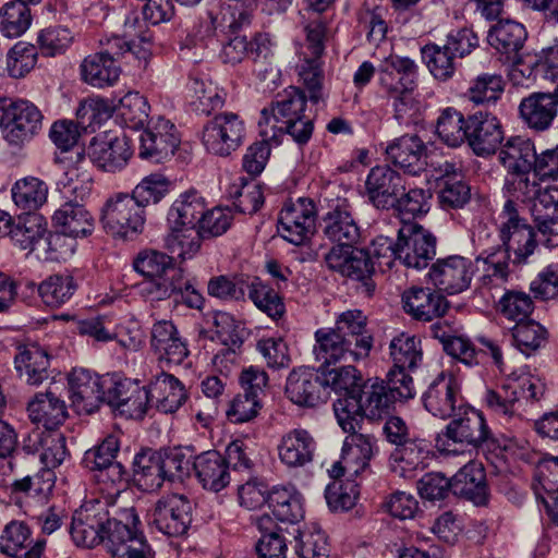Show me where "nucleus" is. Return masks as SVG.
Listing matches in <instances>:
<instances>
[{
	"instance_id": "46",
	"label": "nucleus",
	"mask_w": 558,
	"mask_h": 558,
	"mask_svg": "<svg viewBox=\"0 0 558 558\" xmlns=\"http://www.w3.org/2000/svg\"><path fill=\"white\" fill-rule=\"evenodd\" d=\"M267 504L282 523L294 525L304 517L301 495L291 487H274L267 494Z\"/></svg>"
},
{
	"instance_id": "42",
	"label": "nucleus",
	"mask_w": 558,
	"mask_h": 558,
	"mask_svg": "<svg viewBox=\"0 0 558 558\" xmlns=\"http://www.w3.org/2000/svg\"><path fill=\"white\" fill-rule=\"evenodd\" d=\"M190 106L201 114H210L222 107L225 102L223 92L206 75H194L190 78L189 86Z\"/></svg>"
},
{
	"instance_id": "50",
	"label": "nucleus",
	"mask_w": 558,
	"mask_h": 558,
	"mask_svg": "<svg viewBox=\"0 0 558 558\" xmlns=\"http://www.w3.org/2000/svg\"><path fill=\"white\" fill-rule=\"evenodd\" d=\"M11 194L15 206L29 214L47 202L48 185L36 177H25L13 184Z\"/></svg>"
},
{
	"instance_id": "51",
	"label": "nucleus",
	"mask_w": 558,
	"mask_h": 558,
	"mask_svg": "<svg viewBox=\"0 0 558 558\" xmlns=\"http://www.w3.org/2000/svg\"><path fill=\"white\" fill-rule=\"evenodd\" d=\"M393 369L413 371L423 359L421 339L415 336L401 333L395 337L389 345Z\"/></svg>"
},
{
	"instance_id": "3",
	"label": "nucleus",
	"mask_w": 558,
	"mask_h": 558,
	"mask_svg": "<svg viewBox=\"0 0 558 558\" xmlns=\"http://www.w3.org/2000/svg\"><path fill=\"white\" fill-rule=\"evenodd\" d=\"M108 513L101 543L112 556H118L125 553L126 545L141 532V521L135 508L119 492L111 496Z\"/></svg>"
},
{
	"instance_id": "54",
	"label": "nucleus",
	"mask_w": 558,
	"mask_h": 558,
	"mask_svg": "<svg viewBox=\"0 0 558 558\" xmlns=\"http://www.w3.org/2000/svg\"><path fill=\"white\" fill-rule=\"evenodd\" d=\"M204 239L194 227L170 226V233L166 238V247L178 258L185 260L196 255Z\"/></svg>"
},
{
	"instance_id": "16",
	"label": "nucleus",
	"mask_w": 558,
	"mask_h": 558,
	"mask_svg": "<svg viewBox=\"0 0 558 558\" xmlns=\"http://www.w3.org/2000/svg\"><path fill=\"white\" fill-rule=\"evenodd\" d=\"M473 275L472 260L453 255L437 259L429 269L428 278L439 291L458 294L470 287Z\"/></svg>"
},
{
	"instance_id": "30",
	"label": "nucleus",
	"mask_w": 558,
	"mask_h": 558,
	"mask_svg": "<svg viewBox=\"0 0 558 558\" xmlns=\"http://www.w3.org/2000/svg\"><path fill=\"white\" fill-rule=\"evenodd\" d=\"M404 311L413 318L429 322L435 317L442 316L448 302L440 293L429 288L411 287L402 293Z\"/></svg>"
},
{
	"instance_id": "47",
	"label": "nucleus",
	"mask_w": 558,
	"mask_h": 558,
	"mask_svg": "<svg viewBox=\"0 0 558 558\" xmlns=\"http://www.w3.org/2000/svg\"><path fill=\"white\" fill-rule=\"evenodd\" d=\"M205 209L204 197L196 190H189L173 202L167 219L170 226L196 228Z\"/></svg>"
},
{
	"instance_id": "20",
	"label": "nucleus",
	"mask_w": 558,
	"mask_h": 558,
	"mask_svg": "<svg viewBox=\"0 0 558 558\" xmlns=\"http://www.w3.org/2000/svg\"><path fill=\"white\" fill-rule=\"evenodd\" d=\"M106 381L85 368L73 369L69 377L70 399L78 414H90L98 409Z\"/></svg>"
},
{
	"instance_id": "7",
	"label": "nucleus",
	"mask_w": 558,
	"mask_h": 558,
	"mask_svg": "<svg viewBox=\"0 0 558 558\" xmlns=\"http://www.w3.org/2000/svg\"><path fill=\"white\" fill-rule=\"evenodd\" d=\"M306 96L298 87L290 86L278 94L271 107L262 111L258 122L259 135L265 141L276 138L278 128L306 117Z\"/></svg>"
},
{
	"instance_id": "44",
	"label": "nucleus",
	"mask_w": 558,
	"mask_h": 558,
	"mask_svg": "<svg viewBox=\"0 0 558 558\" xmlns=\"http://www.w3.org/2000/svg\"><path fill=\"white\" fill-rule=\"evenodd\" d=\"M333 329L343 333L357 347L359 355L368 354L373 348V337L367 330V317L360 310H348L338 315Z\"/></svg>"
},
{
	"instance_id": "10",
	"label": "nucleus",
	"mask_w": 558,
	"mask_h": 558,
	"mask_svg": "<svg viewBox=\"0 0 558 558\" xmlns=\"http://www.w3.org/2000/svg\"><path fill=\"white\" fill-rule=\"evenodd\" d=\"M324 235L336 246L352 247L361 239V227L349 199H328L327 211L323 216Z\"/></svg>"
},
{
	"instance_id": "60",
	"label": "nucleus",
	"mask_w": 558,
	"mask_h": 558,
	"mask_svg": "<svg viewBox=\"0 0 558 558\" xmlns=\"http://www.w3.org/2000/svg\"><path fill=\"white\" fill-rule=\"evenodd\" d=\"M75 290L76 283L70 275H52L37 287L44 303L51 307H58L68 302Z\"/></svg>"
},
{
	"instance_id": "39",
	"label": "nucleus",
	"mask_w": 558,
	"mask_h": 558,
	"mask_svg": "<svg viewBox=\"0 0 558 558\" xmlns=\"http://www.w3.org/2000/svg\"><path fill=\"white\" fill-rule=\"evenodd\" d=\"M452 492L464 496L476 505H482L487 498L485 472L482 464L469 461L452 476Z\"/></svg>"
},
{
	"instance_id": "34",
	"label": "nucleus",
	"mask_w": 558,
	"mask_h": 558,
	"mask_svg": "<svg viewBox=\"0 0 558 558\" xmlns=\"http://www.w3.org/2000/svg\"><path fill=\"white\" fill-rule=\"evenodd\" d=\"M193 469L205 489L218 493L230 483V468L227 459L216 450L195 457Z\"/></svg>"
},
{
	"instance_id": "13",
	"label": "nucleus",
	"mask_w": 558,
	"mask_h": 558,
	"mask_svg": "<svg viewBox=\"0 0 558 558\" xmlns=\"http://www.w3.org/2000/svg\"><path fill=\"white\" fill-rule=\"evenodd\" d=\"M192 504L185 496L167 495L156 501L149 524L165 535L182 536L192 523Z\"/></svg>"
},
{
	"instance_id": "29",
	"label": "nucleus",
	"mask_w": 558,
	"mask_h": 558,
	"mask_svg": "<svg viewBox=\"0 0 558 558\" xmlns=\"http://www.w3.org/2000/svg\"><path fill=\"white\" fill-rule=\"evenodd\" d=\"M277 450L280 462L287 468H303L313 461L316 441L306 429L294 428L281 437Z\"/></svg>"
},
{
	"instance_id": "15",
	"label": "nucleus",
	"mask_w": 558,
	"mask_h": 558,
	"mask_svg": "<svg viewBox=\"0 0 558 558\" xmlns=\"http://www.w3.org/2000/svg\"><path fill=\"white\" fill-rule=\"evenodd\" d=\"M425 409L435 417L446 420L463 409L460 385L451 375L441 373L423 395Z\"/></svg>"
},
{
	"instance_id": "38",
	"label": "nucleus",
	"mask_w": 558,
	"mask_h": 558,
	"mask_svg": "<svg viewBox=\"0 0 558 558\" xmlns=\"http://www.w3.org/2000/svg\"><path fill=\"white\" fill-rule=\"evenodd\" d=\"M120 73L119 64L108 51L89 54L81 64L82 78L94 87L113 85L119 80Z\"/></svg>"
},
{
	"instance_id": "40",
	"label": "nucleus",
	"mask_w": 558,
	"mask_h": 558,
	"mask_svg": "<svg viewBox=\"0 0 558 558\" xmlns=\"http://www.w3.org/2000/svg\"><path fill=\"white\" fill-rule=\"evenodd\" d=\"M519 110L521 118L527 126L536 131L547 130L557 116L551 93H534L522 99Z\"/></svg>"
},
{
	"instance_id": "31",
	"label": "nucleus",
	"mask_w": 558,
	"mask_h": 558,
	"mask_svg": "<svg viewBox=\"0 0 558 558\" xmlns=\"http://www.w3.org/2000/svg\"><path fill=\"white\" fill-rule=\"evenodd\" d=\"M537 231L547 246H558V191L545 187V192L530 207Z\"/></svg>"
},
{
	"instance_id": "55",
	"label": "nucleus",
	"mask_w": 558,
	"mask_h": 558,
	"mask_svg": "<svg viewBox=\"0 0 558 558\" xmlns=\"http://www.w3.org/2000/svg\"><path fill=\"white\" fill-rule=\"evenodd\" d=\"M34 437L35 450L40 451V461L45 468L52 471V469L61 465L69 456L65 437L61 433L47 430L36 433Z\"/></svg>"
},
{
	"instance_id": "58",
	"label": "nucleus",
	"mask_w": 558,
	"mask_h": 558,
	"mask_svg": "<svg viewBox=\"0 0 558 558\" xmlns=\"http://www.w3.org/2000/svg\"><path fill=\"white\" fill-rule=\"evenodd\" d=\"M32 24V14L27 4L16 0L5 3L0 10V33L5 37L22 36Z\"/></svg>"
},
{
	"instance_id": "12",
	"label": "nucleus",
	"mask_w": 558,
	"mask_h": 558,
	"mask_svg": "<svg viewBox=\"0 0 558 558\" xmlns=\"http://www.w3.org/2000/svg\"><path fill=\"white\" fill-rule=\"evenodd\" d=\"M315 221L316 208L312 199H289L279 213L278 231L288 242L301 245L313 235Z\"/></svg>"
},
{
	"instance_id": "56",
	"label": "nucleus",
	"mask_w": 558,
	"mask_h": 558,
	"mask_svg": "<svg viewBox=\"0 0 558 558\" xmlns=\"http://www.w3.org/2000/svg\"><path fill=\"white\" fill-rule=\"evenodd\" d=\"M388 77V81L396 82L400 87L415 89L417 78V66L413 60L408 57L389 56L379 70V82Z\"/></svg>"
},
{
	"instance_id": "59",
	"label": "nucleus",
	"mask_w": 558,
	"mask_h": 558,
	"mask_svg": "<svg viewBox=\"0 0 558 558\" xmlns=\"http://www.w3.org/2000/svg\"><path fill=\"white\" fill-rule=\"evenodd\" d=\"M320 374L325 393H328L329 388L339 393L343 392V398L356 396L360 392V381L362 378L357 369L352 365L323 371Z\"/></svg>"
},
{
	"instance_id": "52",
	"label": "nucleus",
	"mask_w": 558,
	"mask_h": 558,
	"mask_svg": "<svg viewBox=\"0 0 558 558\" xmlns=\"http://www.w3.org/2000/svg\"><path fill=\"white\" fill-rule=\"evenodd\" d=\"M539 180L534 171L507 175L504 190L510 196L508 201L514 203V199H517L531 207L545 192V187L541 185Z\"/></svg>"
},
{
	"instance_id": "1",
	"label": "nucleus",
	"mask_w": 558,
	"mask_h": 558,
	"mask_svg": "<svg viewBox=\"0 0 558 558\" xmlns=\"http://www.w3.org/2000/svg\"><path fill=\"white\" fill-rule=\"evenodd\" d=\"M392 405L385 381L375 379L364 383L356 396L339 398L333 411L342 429H354L357 422L363 424L364 417L380 418Z\"/></svg>"
},
{
	"instance_id": "27",
	"label": "nucleus",
	"mask_w": 558,
	"mask_h": 558,
	"mask_svg": "<svg viewBox=\"0 0 558 558\" xmlns=\"http://www.w3.org/2000/svg\"><path fill=\"white\" fill-rule=\"evenodd\" d=\"M527 38L525 27L512 20H500L494 24L487 35L488 44L506 62L520 61L521 50Z\"/></svg>"
},
{
	"instance_id": "62",
	"label": "nucleus",
	"mask_w": 558,
	"mask_h": 558,
	"mask_svg": "<svg viewBox=\"0 0 558 558\" xmlns=\"http://www.w3.org/2000/svg\"><path fill=\"white\" fill-rule=\"evenodd\" d=\"M117 110L125 126L140 130L148 120L149 105L138 92H129L120 99Z\"/></svg>"
},
{
	"instance_id": "17",
	"label": "nucleus",
	"mask_w": 558,
	"mask_h": 558,
	"mask_svg": "<svg viewBox=\"0 0 558 558\" xmlns=\"http://www.w3.org/2000/svg\"><path fill=\"white\" fill-rule=\"evenodd\" d=\"M180 144L175 126L163 118L148 126L140 135L138 156L154 162L172 156Z\"/></svg>"
},
{
	"instance_id": "37",
	"label": "nucleus",
	"mask_w": 558,
	"mask_h": 558,
	"mask_svg": "<svg viewBox=\"0 0 558 558\" xmlns=\"http://www.w3.org/2000/svg\"><path fill=\"white\" fill-rule=\"evenodd\" d=\"M535 146L529 138L512 136L506 141L498 151V160L507 170L508 175L533 171L535 163Z\"/></svg>"
},
{
	"instance_id": "21",
	"label": "nucleus",
	"mask_w": 558,
	"mask_h": 558,
	"mask_svg": "<svg viewBox=\"0 0 558 558\" xmlns=\"http://www.w3.org/2000/svg\"><path fill=\"white\" fill-rule=\"evenodd\" d=\"M468 143L478 156L494 154L502 142L499 120L488 112L478 111L466 119Z\"/></svg>"
},
{
	"instance_id": "8",
	"label": "nucleus",
	"mask_w": 558,
	"mask_h": 558,
	"mask_svg": "<svg viewBox=\"0 0 558 558\" xmlns=\"http://www.w3.org/2000/svg\"><path fill=\"white\" fill-rule=\"evenodd\" d=\"M245 136V124L233 112L216 114L203 128L202 142L210 154L227 157L235 151Z\"/></svg>"
},
{
	"instance_id": "14",
	"label": "nucleus",
	"mask_w": 558,
	"mask_h": 558,
	"mask_svg": "<svg viewBox=\"0 0 558 558\" xmlns=\"http://www.w3.org/2000/svg\"><path fill=\"white\" fill-rule=\"evenodd\" d=\"M329 269L362 282L364 291L371 294L375 290L372 275L375 271L374 262L365 250H352V247L333 246L325 256Z\"/></svg>"
},
{
	"instance_id": "18",
	"label": "nucleus",
	"mask_w": 558,
	"mask_h": 558,
	"mask_svg": "<svg viewBox=\"0 0 558 558\" xmlns=\"http://www.w3.org/2000/svg\"><path fill=\"white\" fill-rule=\"evenodd\" d=\"M284 392L291 402L306 408L324 403L328 398V393H325L320 372L308 367H298L290 372Z\"/></svg>"
},
{
	"instance_id": "36",
	"label": "nucleus",
	"mask_w": 558,
	"mask_h": 558,
	"mask_svg": "<svg viewBox=\"0 0 558 558\" xmlns=\"http://www.w3.org/2000/svg\"><path fill=\"white\" fill-rule=\"evenodd\" d=\"M52 222L63 234L71 238L90 235L95 229V219L84 204L64 202L53 214Z\"/></svg>"
},
{
	"instance_id": "28",
	"label": "nucleus",
	"mask_w": 558,
	"mask_h": 558,
	"mask_svg": "<svg viewBox=\"0 0 558 558\" xmlns=\"http://www.w3.org/2000/svg\"><path fill=\"white\" fill-rule=\"evenodd\" d=\"M147 387L150 407L165 414L177 412L187 399L184 385L177 377L165 372L155 375Z\"/></svg>"
},
{
	"instance_id": "11",
	"label": "nucleus",
	"mask_w": 558,
	"mask_h": 558,
	"mask_svg": "<svg viewBox=\"0 0 558 558\" xmlns=\"http://www.w3.org/2000/svg\"><path fill=\"white\" fill-rule=\"evenodd\" d=\"M397 252L405 267L425 268L436 255V238L422 226L405 222L398 232Z\"/></svg>"
},
{
	"instance_id": "4",
	"label": "nucleus",
	"mask_w": 558,
	"mask_h": 558,
	"mask_svg": "<svg viewBox=\"0 0 558 558\" xmlns=\"http://www.w3.org/2000/svg\"><path fill=\"white\" fill-rule=\"evenodd\" d=\"M41 111L28 100L3 104L0 109V128L3 137L13 145L32 140L43 126Z\"/></svg>"
},
{
	"instance_id": "5",
	"label": "nucleus",
	"mask_w": 558,
	"mask_h": 558,
	"mask_svg": "<svg viewBox=\"0 0 558 558\" xmlns=\"http://www.w3.org/2000/svg\"><path fill=\"white\" fill-rule=\"evenodd\" d=\"M500 218L499 236L507 254L513 253V263L523 264L531 256L536 246L534 229L519 216L517 205L512 201H506Z\"/></svg>"
},
{
	"instance_id": "49",
	"label": "nucleus",
	"mask_w": 558,
	"mask_h": 558,
	"mask_svg": "<svg viewBox=\"0 0 558 558\" xmlns=\"http://www.w3.org/2000/svg\"><path fill=\"white\" fill-rule=\"evenodd\" d=\"M133 466L134 480L142 489L147 492L156 490L165 483L159 451L151 449L142 450L135 456Z\"/></svg>"
},
{
	"instance_id": "19",
	"label": "nucleus",
	"mask_w": 558,
	"mask_h": 558,
	"mask_svg": "<svg viewBox=\"0 0 558 558\" xmlns=\"http://www.w3.org/2000/svg\"><path fill=\"white\" fill-rule=\"evenodd\" d=\"M132 154L126 136H97L93 138L88 147V156L93 163L109 173L124 169Z\"/></svg>"
},
{
	"instance_id": "24",
	"label": "nucleus",
	"mask_w": 558,
	"mask_h": 558,
	"mask_svg": "<svg viewBox=\"0 0 558 558\" xmlns=\"http://www.w3.org/2000/svg\"><path fill=\"white\" fill-rule=\"evenodd\" d=\"M315 340L314 353L316 360L324 364L341 361L357 362L368 356V354L359 355L357 347L347 339L343 333H339L333 328L316 330Z\"/></svg>"
},
{
	"instance_id": "2",
	"label": "nucleus",
	"mask_w": 558,
	"mask_h": 558,
	"mask_svg": "<svg viewBox=\"0 0 558 558\" xmlns=\"http://www.w3.org/2000/svg\"><path fill=\"white\" fill-rule=\"evenodd\" d=\"M145 220V210L129 193L111 195L101 208L102 228L113 238L133 239L143 231Z\"/></svg>"
},
{
	"instance_id": "23",
	"label": "nucleus",
	"mask_w": 558,
	"mask_h": 558,
	"mask_svg": "<svg viewBox=\"0 0 558 558\" xmlns=\"http://www.w3.org/2000/svg\"><path fill=\"white\" fill-rule=\"evenodd\" d=\"M366 192L372 204L378 209H390L402 193V178L388 166L374 167L365 182Z\"/></svg>"
},
{
	"instance_id": "45",
	"label": "nucleus",
	"mask_w": 558,
	"mask_h": 558,
	"mask_svg": "<svg viewBox=\"0 0 558 558\" xmlns=\"http://www.w3.org/2000/svg\"><path fill=\"white\" fill-rule=\"evenodd\" d=\"M256 525L262 533L255 545L258 558H287L291 532L280 526L272 529V519L267 514L257 518Z\"/></svg>"
},
{
	"instance_id": "22",
	"label": "nucleus",
	"mask_w": 558,
	"mask_h": 558,
	"mask_svg": "<svg viewBox=\"0 0 558 558\" xmlns=\"http://www.w3.org/2000/svg\"><path fill=\"white\" fill-rule=\"evenodd\" d=\"M348 433L342 446V459L349 469V476H359L369 469V462L376 450V439L371 434L363 433V424L354 429H343Z\"/></svg>"
},
{
	"instance_id": "63",
	"label": "nucleus",
	"mask_w": 558,
	"mask_h": 558,
	"mask_svg": "<svg viewBox=\"0 0 558 558\" xmlns=\"http://www.w3.org/2000/svg\"><path fill=\"white\" fill-rule=\"evenodd\" d=\"M171 181L162 173H151L141 180L131 195L145 209L160 202L170 191Z\"/></svg>"
},
{
	"instance_id": "35",
	"label": "nucleus",
	"mask_w": 558,
	"mask_h": 558,
	"mask_svg": "<svg viewBox=\"0 0 558 558\" xmlns=\"http://www.w3.org/2000/svg\"><path fill=\"white\" fill-rule=\"evenodd\" d=\"M120 450V440L117 435H108L99 445L88 449L84 454V462L90 470L106 472L111 482H121L125 475L123 465L116 461Z\"/></svg>"
},
{
	"instance_id": "53",
	"label": "nucleus",
	"mask_w": 558,
	"mask_h": 558,
	"mask_svg": "<svg viewBox=\"0 0 558 558\" xmlns=\"http://www.w3.org/2000/svg\"><path fill=\"white\" fill-rule=\"evenodd\" d=\"M187 287L189 279L184 277L183 270L173 264L161 276L145 282L143 292L151 300L160 301L178 295L179 291Z\"/></svg>"
},
{
	"instance_id": "9",
	"label": "nucleus",
	"mask_w": 558,
	"mask_h": 558,
	"mask_svg": "<svg viewBox=\"0 0 558 558\" xmlns=\"http://www.w3.org/2000/svg\"><path fill=\"white\" fill-rule=\"evenodd\" d=\"M451 417L453 418L446 426L444 433L445 439L438 440V442H441V450L456 453V450L450 448V441L477 448L489 439V428L480 411L464 405L461 411H458Z\"/></svg>"
},
{
	"instance_id": "48",
	"label": "nucleus",
	"mask_w": 558,
	"mask_h": 558,
	"mask_svg": "<svg viewBox=\"0 0 558 558\" xmlns=\"http://www.w3.org/2000/svg\"><path fill=\"white\" fill-rule=\"evenodd\" d=\"M29 417L34 423H40L48 430L62 424L66 417L64 401L53 392L37 393L28 403Z\"/></svg>"
},
{
	"instance_id": "43",
	"label": "nucleus",
	"mask_w": 558,
	"mask_h": 558,
	"mask_svg": "<svg viewBox=\"0 0 558 558\" xmlns=\"http://www.w3.org/2000/svg\"><path fill=\"white\" fill-rule=\"evenodd\" d=\"M47 234L46 222L38 215L19 216L12 218V225L7 235H10L14 245L23 251H40L43 236Z\"/></svg>"
},
{
	"instance_id": "33",
	"label": "nucleus",
	"mask_w": 558,
	"mask_h": 558,
	"mask_svg": "<svg viewBox=\"0 0 558 558\" xmlns=\"http://www.w3.org/2000/svg\"><path fill=\"white\" fill-rule=\"evenodd\" d=\"M31 530L20 521H12L5 525L0 536V551L13 558H40L46 542L38 539L33 547L28 548Z\"/></svg>"
},
{
	"instance_id": "41",
	"label": "nucleus",
	"mask_w": 558,
	"mask_h": 558,
	"mask_svg": "<svg viewBox=\"0 0 558 558\" xmlns=\"http://www.w3.org/2000/svg\"><path fill=\"white\" fill-rule=\"evenodd\" d=\"M509 254L501 247L493 252H484L475 259L476 268L481 271L478 277L480 288L492 290L501 288L508 280Z\"/></svg>"
},
{
	"instance_id": "32",
	"label": "nucleus",
	"mask_w": 558,
	"mask_h": 558,
	"mask_svg": "<svg viewBox=\"0 0 558 558\" xmlns=\"http://www.w3.org/2000/svg\"><path fill=\"white\" fill-rule=\"evenodd\" d=\"M426 145L417 135H403L386 148L388 158L410 174H417L426 166Z\"/></svg>"
},
{
	"instance_id": "61",
	"label": "nucleus",
	"mask_w": 558,
	"mask_h": 558,
	"mask_svg": "<svg viewBox=\"0 0 558 558\" xmlns=\"http://www.w3.org/2000/svg\"><path fill=\"white\" fill-rule=\"evenodd\" d=\"M288 534L294 538V550L300 558H328V542L323 531L293 529Z\"/></svg>"
},
{
	"instance_id": "25",
	"label": "nucleus",
	"mask_w": 558,
	"mask_h": 558,
	"mask_svg": "<svg viewBox=\"0 0 558 558\" xmlns=\"http://www.w3.org/2000/svg\"><path fill=\"white\" fill-rule=\"evenodd\" d=\"M14 368L19 378L31 386H39L49 378L50 355L38 343L16 347Z\"/></svg>"
},
{
	"instance_id": "64",
	"label": "nucleus",
	"mask_w": 558,
	"mask_h": 558,
	"mask_svg": "<svg viewBox=\"0 0 558 558\" xmlns=\"http://www.w3.org/2000/svg\"><path fill=\"white\" fill-rule=\"evenodd\" d=\"M437 134L448 146L458 147L468 140L466 120L459 111L447 108L438 118Z\"/></svg>"
},
{
	"instance_id": "57",
	"label": "nucleus",
	"mask_w": 558,
	"mask_h": 558,
	"mask_svg": "<svg viewBox=\"0 0 558 558\" xmlns=\"http://www.w3.org/2000/svg\"><path fill=\"white\" fill-rule=\"evenodd\" d=\"M536 480L544 494L536 490L537 498L550 512L558 501V457L542 459L536 466Z\"/></svg>"
},
{
	"instance_id": "6",
	"label": "nucleus",
	"mask_w": 558,
	"mask_h": 558,
	"mask_svg": "<svg viewBox=\"0 0 558 558\" xmlns=\"http://www.w3.org/2000/svg\"><path fill=\"white\" fill-rule=\"evenodd\" d=\"M110 504L111 496L93 499L74 512L70 534L77 546L92 548L101 543Z\"/></svg>"
},
{
	"instance_id": "26",
	"label": "nucleus",
	"mask_w": 558,
	"mask_h": 558,
	"mask_svg": "<svg viewBox=\"0 0 558 558\" xmlns=\"http://www.w3.org/2000/svg\"><path fill=\"white\" fill-rule=\"evenodd\" d=\"M150 345L160 361L180 365L190 354L186 341L170 320L156 322L151 327Z\"/></svg>"
}]
</instances>
